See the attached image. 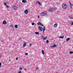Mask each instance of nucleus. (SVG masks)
I'll return each mask as SVG.
<instances>
[{
  "label": "nucleus",
  "mask_w": 73,
  "mask_h": 73,
  "mask_svg": "<svg viewBox=\"0 0 73 73\" xmlns=\"http://www.w3.org/2000/svg\"><path fill=\"white\" fill-rule=\"evenodd\" d=\"M40 15L41 16H45L46 17H47L48 16L47 15L46 12L45 11H43L41 13Z\"/></svg>",
  "instance_id": "nucleus-1"
},
{
  "label": "nucleus",
  "mask_w": 73,
  "mask_h": 73,
  "mask_svg": "<svg viewBox=\"0 0 73 73\" xmlns=\"http://www.w3.org/2000/svg\"><path fill=\"white\" fill-rule=\"evenodd\" d=\"M56 9H57L56 8H52L49 9L48 11L49 12H53V11L56 10Z\"/></svg>",
  "instance_id": "nucleus-2"
},
{
  "label": "nucleus",
  "mask_w": 73,
  "mask_h": 73,
  "mask_svg": "<svg viewBox=\"0 0 73 73\" xmlns=\"http://www.w3.org/2000/svg\"><path fill=\"white\" fill-rule=\"evenodd\" d=\"M62 8L63 9H66V5L65 3H64L62 5Z\"/></svg>",
  "instance_id": "nucleus-3"
},
{
  "label": "nucleus",
  "mask_w": 73,
  "mask_h": 73,
  "mask_svg": "<svg viewBox=\"0 0 73 73\" xmlns=\"http://www.w3.org/2000/svg\"><path fill=\"white\" fill-rule=\"evenodd\" d=\"M13 9L14 10H15V11H16L17 9V7L16 6L14 5L13 6Z\"/></svg>",
  "instance_id": "nucleus-4"
},
{
  "label": "nucleus",
  "mask_w": 73,
  "mask_h": 73,
  "mask_svg": "<svg viewBox=\"0 0 73 73\" xmlns=\"http://www.w3.org/2000/svg\"><path fill=\"white\" fill-rule=\"evenodd\" d=\"M28 11V10L26 9L24 11V13L26 15H27V14H28V13L29 12Z\"/></svg>",
  "instance_id": "nucleus-5"
},
{
  "label": "nucleus",
  "mask_w": 73,
  "mask_h": 73,
  "mask_svg": "<svg viewBox=\"0 0 73 73\" xmlns=\"http://www.w3.org/2000/svg\"><path fill=\"white\" fill-rule=\"evenodd\" d=\"M40 31H42V29H43V28H42V27H41L40 26H39L38 27Z\"/></svg>",
  "instance_id": "nucleus-6"
},
{
  "label": "nucleus",
  "mask_w": 73,
  "mask_h": 73,
  "mask_svg": "<svg viewBox=\"0 0 73 73\" xmlns=\"http://www.w3.org/2000/svg\"><path fill=\"white\" fill-rule=\"evenodd\" d=\"M7 23V22L6 21H4L3 22V24H6Z\"/></svg>",
  "instance_id": "nucleus-7"
},
{
  "label": "nucleus",
  "mask_w": 73,
  "mask_h": 73,
  "mask_svg": "<svg viewBox=\"0 0 73 73\" xmlns=\"http://www.w3.org/2000/svg\"><path fill=\"white\" fill-rule=\"evenodd\" d=\"M56 46V44H54L53 45L51 46V48H54Z\"/></svg>",
  "instance_id": "nucleus-8"
},
{
  "label": "nucleus",
  "mask_w": 73,
  "mask_h": 73,
  "mask_svg": "<svg viewBox=\"0 0 73 73\" xmlns=\"http://www.w3.org/2000/svg\"><path fill=\"white\" fill-rule=\"evenodd\" d=\"M22 2L23 3H26V2H27V1L25 0H23L22 1Z\"/></svg>",
  "instance_id": "nucleus-9"
},
{
  "label": "nucleus",
  "mask_w": 73,
  "mask_h": 73,
  "mask_svg": "<svg viewBox=\"0 0 73 73\" xmlns=\"http://www.w3.org/2000/svg\"><path fill=\"white\" fill-rule=\"evenodd\" d=\"M57 24H55L54 25V27L55 28L57 27Z\"/></svg>",
  "instance_id": "nucleus-10"
},
{
  "label": "nucleus",
  "mask_w": 73,
  "mask_h": 73,
  "mask_svg": "<svg viewBox=\"0 0 73 73\" xmlns=\"http://www.w3.org/2000/svg\"><path fill=\"white\" fill-rule=\"evenodd\" d=\"M37 2H38V4L39 5H41V3L39 2V1H37Z\"/></svg>",
  "instance_id": "nucleus-11"
},
{
  "label": "nucleus",
  "mask_w": 73,
  "mask_h": 73,
  "mask_svg": "<svg viewBox=\"0 0 73 73\" xmlns=\"http://www.w3.org/2000/svg\"><path fill=\"white\" fill-rule=\"evenodd\" d=\"M26 45H27L26 43L24 42L23 44V46L24 47L25 46H26Z\"/></svg>",
  "instance_id": "nucleus-12"
},
{
  "label": "nucleus",
  "mask_w": 73,
  "mask_h": 73,
  "mask_svg": "<svg viewBox=\"0 0 73 73\" xmlns=\"http://www.w3.org/2000/svg\"><path fill=\"white\" fill-rule=\"evenodd\" d=\"M70 38H68L66 39V41H69V40H70Z\"/></svg>",
  "instance_id": "nucleus-13"
},
{
  "label": "nucleus",
  "mask_w": 73,
  "mask_h": 73,
  "mask_svg": "<svg viewBox=\"0 0 73 73\" xmlns=\"http://www.w3.org/2000/svg\"><path fill=\"white\" fill-rule=\"evenodd\" d=\"M42 53L44 55V50H42Z\"/></svg>",
  "instance_id": "nucleus-14"
},
{
  "label": "nucleus",
  "mask_w": 73,
  "mask_h": 73,
  "mask_svg": "<svg viewBox=\"0 0 73 73\" xmlns=\"http://www.w3.org/2000/svg\"><path fill=\"white\" fill-rule=\"evenodd\" d=\"M69 2L70 3V8L71 9H72V3L70 2Z\"/></svg>",
  "instance_id": "nucleus-15"
},
{
  "label": "nucleus",
  "mask_w": 73,
  "mask_h": 73,
  "mask_svg": "<svg viewBox=\"0 0 73 73\" xmlns=\"http://www.w3.org/2000/svg\"><path fill=\"white\" fill-rule=\"evenodd\" d=\"M35 33L36 34V35H39V33H38V32H35Z\"/></svg>",
  "instance_id": "nucleus-16"
},
{
  "label": "nucleus",
  "mask_w": 73,
  "mask_h": 73,
  "mask_svg": "<svg viewBox=\"0 0 73 73\" xmlns=\"http://www.w3.org/2000/svg\"><path fill=\"white\" fill-rule=\"evenodd\" d=\"M18 27V26H17V25H15V28H17V27Z\"/></svg>",
  "instance_id": "nucleus-17"
},
{
  "label": "nucleus",
  "mask_w": 73,
  "mask_h": 73,
  "mask_svg": "<svg viewBox=\"0 0 73 73\" xmlns=\"http://www.w3.org/2000/svg\"><path fill=\"white\" fill-rule=\"evenodd\" d=\"M64 37V36H60L59 37V38H63Z\"/></svg>",
  "instance_id": "nucleus-18"
},
{
  "label": "nucleus",
  "mask_w": 73,
  "mask_h": 73,
  "mask_svg": "<svg viewBox=\"0 0 73 73\" xmlns=\"http://www.w3.org/2000/svg\"><path fill=\"white\" fill-rule=\"evenodd\" d=\"M69 53H70V54H73V51H70L69 52Z\"/></svg>",
  "instance_id": "nucleus-19"
},
{
  "label": "nucleus",
  "mask_w": 73,
  "mask_h": 73,
  "mask_svg": "<svg viewBox=\"0 0 73 73\" xmlns=\"http://www.w3.org/2000/svg\"><path fill=\"white\" fill-rule=\"evenodd\" d=\"M47 38V37H46L43 38V39L44 40H46V39Z\"/></svg>",
  "instance_id": "nucleus-20"
},
{
  "label": "nucleus",
  "mask_w": 73,
  "mask_h": 73,
  "mask_svg": "<svg viewBox=\"0 0 73 73\" xmlns=\"http://www.w3.org/2000/svg\"><path fill=\"white\" fill-rule=\"evenodd\" d=\"M40 24H41V23L40 22H38V23H37V24L38 25H40Z\"/></svg>",
  "instance_id": "nucleus-21"
},
{
  "label": "nucleus",
  "mask_w": 73,
  "mask_h": 73,
  "mask_svg": "<svg viewBox=\"0 0 73 73\" xmlns=\"http://www.w3.org/2000/svg\"><path fill=\"white\" fill-rule=\"evenodd\" d=\"M45 28L44 27H43V31L44 32L45 31Z\"/></svg>",
  "instance_id": "nucleus-22"
},
{
  "label": "nucleus",
  "mask_w": 73,
  "mask_h": 73,
  "mask_svg": "<svg viewBox=\"0 0 73 73\" xmlns=\"http://www.w3.org/2000/svg\"><path fill=\"white\" fill-rule=\"evenodd\" d=\"M40 25H41V26H42V27H43V26H44V25H43V24H42L41 23L40 24Z\"/></svg>",
  "instance_id": "nucleus-23"
},
{
  "label": "nucleus",
  "mask_w": 73,
  "mask_h": 73,
  "mask_svg": "<svg viewBox=\"0 0 73 73\" xmlns=\"http://www.w3.org/2000/svg\"><path fill=\"white\" fill-rule=\"evenodd\" d=\"M10 27H13V25H10Z\"/></svg>",
  "instance_id": "nucleus-24"
},
{
  "label": "nucleus",
  "mask_w": 73,
  "mask_h": 73,
  "mask_svg": "<svg viewBox=\"0 0 73 73\" xmlns=\"http://www.w3.org/2000/svg\"><path fill=\"white\" fill-rule=\"evenodd\" d=\"M32 25H35V23H32Z\"/></svg>",
  "instance_id": "nucleus-25"
},
{
  "label": "nucleus",
  "mask_w": 73,
  "mask_h": 73,
  "mask_svg": "<svg viewBox=\"0 0 73 73\" xmlns=\"http://www.w3.org/2000/svg\"><path fill=\"white\" fill-rule=\"evenodd\" d=\"M46 42L47 43H49V40H47Z\"/></svg>",
  "instance_id": "nucleus-26"
},
{
  "label": "nucleus",
  "mask_w": 73,
  "mask_h": 73,
  "mask_svg": "<svg viewBox=\"0 0 73 73\" xmlns=\"http://www.w3.org/2000/svg\"><path fill=\"white\" fill-rule=\"evenodd\" d=\"M28 53H27L25 54V55H26V56H27V55H28Z\"/></svg>",
  "instance_id": "nucleus-27"
},
{
  "label": "nucleus",
  "mask_w": 73,
  "mask_h": 73,
  "mask_svg": "<svg viewBox=\"0 0 73 73\" xmlns=\"http://www.w3.org/2000/svg\"><path fill=\"white\" fill-rule=\"evenodd\" d=\"M1 63L0 62V68H1Z\"/></svg>",
  "instance_id": "nucleus-28"
},
{
  "label": "nucleus",
  "mask_w": 73,
  "mask_h": 73,
  "mask_svg": "<svg viewBox=\"0 0 73 73\" xmlns=\"http://www.w3.org/2000/svg\"><path fill=\"white\" fill-rule=\"evenodd\" d=\"M42 39H43V38H44V36H43V35H42Z\"/></svg>",
  "instance_id": "nucleus-29"
},
{
  "label": "nucleus",
  "mask_w": 73,
  "mask_h": 73,
  "mask_svg": "<svg viewBox=\"0 0 73 73\" xmlns=\"http://www.w3.org/2000/svg\"><path fill=\"white\" fill-rule=\"evenodd\" d=\"M6 7H7V8H9V6L6 5Z\"/></svg>",
  "instance_id": "nucleus-30"
},
{
  "label": "nucleus",
  "mask_w": 73,
  "mask_h": 73,
  "mask_svg": "<svg viewBox=\"0 0 73 73\" xmlns=\"http://www.w3.org/2000/svg\"><path fill=\"white\" fill-rule=\"evenodd\" d=\"M70 19H73V18L72 17H70Z\"/></svg>",
  "instance_id": "nucleus-31"
},
{
  "label": "nucleus",
  "mask_w": 73,
  "mask_h": 73,
  "mask_svg": "<svg viewBox=\"0 0 73 73\" xmlns=\"http://www.w3.org/2000/svg\"><path fill=\"white\" fill-rule=\"evenodd\" d=\"M4 4L5 5H7V4L6 3H4Z\"/></svg>",
  "instance_id": "nucleus-32"
},
{
  "label": "nucleus",
  "mask_w": 73,
  "mask_h": 73,
  "mask_svg": "<svg viewBox=\"0 0 73 73\" xmlns=\"http://www.w3.org/2000/svg\"><path fill=\"white\" fill-rule=\"evenodd\" d=\"M20 68V70H22L23 69V68Z\"/></svg>",
  "instance_id": "nucleus-33"
},
{
  "label": "nucleus",
  "mask_w": 73,
  "mask_h": 73,
  "mask_svg": "<svg viewBox=\"0 0 73 73\" xmlns=\"http://www.w3.org/2000/svg\"><path fill=\"white\" fill-rule=\"evenodd\" d=\"M19 73H22L21 71H20L19 72Z\"/></svg>",
  "instance_id": "nucleus-34"
},
{
  "label": "nucleus",
  "mask_w": 73,
  "mask_h": 73,
  "mask_svg": "<svg viewBox=\"0 0 73 73\" xmlns=\"http://www.w3.org/2000/svg\"><path fill=\"white\" fill-rule=\"evenodd\" d=\"M73 25V22H72L71 25Z\"/></svg>",
  "instance_id": "nucleus-35"
},
{
  "label": "nucleus",
  "mask_w": 73,
  "mask_h": 73,
  "mask_svg": "<svg viewBox=\"0 0 73 73\" xmlns=\"http://www.w3.org/2000/svg\"><path fill=\"white\" fill-rule=\"evenodd\" d=\"M32 45V44L31 43L30 44V46H31Z\"/></svg>",
  "instance_id": "nucleus-36"
},
{
  "label": "nucleus",
  "mask_w": 73,
  "mask_h": 73,
  "mask_svg": "<svg viewBox=\"0 0 73 73\" xmlns=\"http://www.w3.org/2000/svg\"><path fill=\"white\" fill-rule=\"evenodd\" d=\"M16 60H18V58H16Z\"/></svg>",
  "instance_id": "nucleus-37"
},
{
  "label": "nucleus",
  "mask_w": 73,
  "mask_h": 73,
  "mask_svg": "<svg viewBox=\"0 0 73 73\" xmlns=\"http://www.w3.org/2000/svg\"><path fill=\"white\" fill-rule=\"evenodd\" d=\"M38 18H40V16H39V15H38Z\"/></svg>",
  "instance_id": "nucleus-38"
},
{
  "label": "nucleus",
  "mask_w": 73,
  "mask_h": 73,
  "mask_svg": "<svg viewBox=\"0 0 73 73\" xmlns=\"http://www.w3.org/2000/svg\"><path fill=\"white\" fill-rule=\"evenodd\" d=\"M1 55H0V58H1Z\"/></svg>",
  "instance_id": "nucleus-39"
},
{
  "label": "nucleus",
  "mask_w": 73,
  "mask_h": 73,
  "mask_svg": "<svg viewBox=\"0 0 73 73\" xmlns=\"http://www.w3.org/2000/svg\"><path fill=\"white\" fill-rule=\"evenodd\" d=\"M38 68H36V70H38Z\"/></svg>",
  "instance_id": "nucleus-40"
},
{
  "label": "nucleus",
  "mask_w": 73,
  "mask_h": 73,
  "mask_svg": "<svg viewBox=\"0 0 73 73\" xmlns=\"http://www.w3.org/2000/svg\"><path fill=\"white\" fill-rule=\"evenodd\" d=\"M25 70H27V69L25 68L24 69Z\"/></svg>",
  "instance_id": "nucleus-41"
},
{
  "label": "nucleus",
  "mask_w": 73,
  "mask_h": 73,
  "mask_svg": "<svg viewBox=\"0 0 73 73\" xmlns=\"http://www.w3.org/2000/svg\"><path fill=\"white\" fill-rule=\"evenodd\" d=\"M6 3H7V4H8V3H9V2H6Z\"/></svg>",
  "instance_id": "nucleus-42"
},
{
  "label": "nucleus",
  "mask_w": 73,
  "mask_h": 73,
  "mask_svg": "<svg viewBox=\"0 0 73 73\" xmlns=\"http://www.w3.org/2000/svg\"><path fill=\"white\" fill-rule=\"evenodd\" d=\"M37 3H38L37 2H36V4H37Z\"/></svg>",
  "instance_id": "nucleus-43"
},
{
  "label": "nucleus",
  "mask_w": 73,
  "mask_h": 73,
  "mask_svg": "<svg viewBox=\"0 0 73 73\" xmlns=\"http://www.w3.org/2000/svg\"><path fill=\"white\" fill-rule=\"evenodd\" d=\"M71 5H72V6H73V4H72H72H71Z\"/></svg>",
  "instance_id": "nucleus-44"
}]
</instances>
